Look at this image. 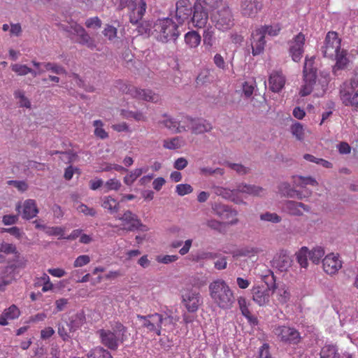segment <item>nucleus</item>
<instances>
[{"label":"nucleus","mask_w":358,"mask_h":358,"mask_svg":"<svg viewBox=\"0 0 358 358\" xmlns=\"http://www.w3.org/2000/svg\"><path fill=\"white\" fill-rule=\"evenodd\" d=\"M209 292L213 302L221 309H230L235 302L234 293L224 280L217 279L210 282Z\"/></svg>","instance_id":"obj_1"},{"label":"nucleus","mask_w":358,"mask_h":358,"mask_svg":"<svg viewBox=\"0 0 358 358\" xmlns=\"http://www.w3.org/2000/svg\"><path fill=\"white\" fill-rule=\"evenodd\" d=\"M153 31L156 32L157 40L162 43L176 41L180 35L178 24L169 17L157 20L153 23Z\"/></svg>","instance_id":"obj_2"},{"label":"nucleus","mask_w":358,"mask_h":358,"mask_svg":"<svg viewBox=\"0 0 358 358\" xmlns=\"http://www.w3.org/2000/svg\"><path fill=\"white\" fill-rule=\"evenodd\" d=\"M265 282L267 285L266 287L264 286H257L253 287L251 289L252 300L260 306H266L269 303V292L271 290L272 293H273L277 288L275 277L273 273L271 276L266 278Z\"/></svg>","instance_id":"obj_3"},{"label":"nucleus","mask_w":358,"mask_h":358,"mask_svg":"<svg viewBox=\"0 0 358 358\" xmlns=\"http://www.w3.org/2000/svg\"><path fill=\"white\" fill-rule=\"evenodd\" d=\"M85 317L83 313H78L58 325V334L64 341H68L71 333L77 331L85 322Z\"/></svg>","instance_id":"obj_4"},{"label":"nucleus","mask_w":358,"mask_h":358,"mask_svg":"<svg viewBox=\"0 0 358 358\" xmlns=\"http://www.w3.org/2000/svg\"><path fill=\"white\" fill-rule=\"evenodd\" d=\"M215 27L222 31L230 29L234 25V17L231 8L224 6L213 16Z\"/></svg>","instance_id":"obj_5"},{"label":"nucleus","mask_w":358,"mask_h":358,"mask_svg":"<svg viewBox=\"0 0 358 358\" xmlns=\"http://www.w3.org/2000/svg\"><path fill=\"white\" fill-rule=\"evenodd\" d=\"M341 39L336 31H329L325 37L324 45L321 51L324 57L332 58L336 53L341 50Z\"/></svg>","instance_id":"obj_6"},{"label":"nucleus","mask_w":358,"mask_h":358,"mask_svg":"<svg viewBox=\"0 0 358 358\" xmlns=\"http://www.w3.org/2000/svg\"><path fill=\"white\" fill-rule=\"evenodd\" d=\"M208 19L207 9L203 6L201 0H196L193 6L192 14L190 18L193 25L198 28L206 26Z\"/></svg>","instance_id":"obj_7"},{"label":"nucleus","mask_w":358,"mask_h":358,"mask_svg":"<svg viewBox=\"0 0 358 358\" xmlns=\"http://www.w3.org/2000/svg\"><path fill=\"white\" fill-rule=\"evenodd\" d=\"M193 6L189 0H178L176 4L175 18L176 23L182 24L190 20Z\"/></svg>","instance_id":"obj_8"},{"label":"nucleus","mask_w":358,"mask_h":358,"mask_svg":"<svg viewBox=\"0 0 358 358\" xmlns=\"http://www.w3.org/2000/svg\"><path fill=\"white\" fill-rule=\"evenodd\" d=\"M182 123L186 124L187 131L192 130L195 134H201L208 132L213 129L212 124L204 119H194L189 116L185 117Z\"/></svg>","instance_id":"obj_9"},{"label":"nucleus","mask_w":358,"mask_h":358,"mask_svg":"<svg viewBox=\"0 0 358 358\" xmlns=\"http://www.w3.org/2000/svg\"><path fill=\"white\" fill-rule=\"evenodd\" d=\"M275 334L280 339L281 341L296 345L301 341V336L299 332L294 328L289 327L281 326L275 329Z\"/></svg>","instance_id":"obj_10"},{"label":"nucleus","mask_w":358,"mask_h":358,"mask_svg":"<svg viewBox=\"0 0 358 358\" xmlns=\"http://www.w3.org/2000/svg\"><path fill=\"white\" fill-rule=\"evenodd\" d=\"M263 4L259 0H241L240 12L243 17L253 18L262 9Z\"/></svg>","instance_id":"obj_11"},{"label":"nucleus","mask_w":358,"mask_h":358,"mask_svg":"<svg viewBox=\"0 0 358 358\" xmlns=\"http://www.w3.org/2000/svg\"><path fill=\"white\" fill-rule=\"evenodd\" d=\"M340 97L344 105L358 108V90L355 91L351 86L343 85L340 89Z\"/></svg>","instance_id":"obj_12"},{"label":"nucleus","mask_w":358,"mask_h":358,"mask_svg":"<svg viewBox=\"0 0 358 358\" xmlns=\"http://www.w3.org/2000/svg\"><path fill=\"white\" fill-rule=\"evenodd\" d=\"M289 43H293L290 45L289 52L292 56V60L299 62L303 53V45L305 43V36L302 33L298 34L294 36L292 41Z\"/></svg>","instance_id":"obj_13"},{"label":"nucleus","mask_w":358,"mask_h":358,"mask_svg":"<svg viewBox=\"0 0 358 358\" xmlns=\"http://www.w3.org/2000/svg\"><path fill=\"white\" fill-rule=\"evenodd\" d=\"M293 260L285 250H280L277 253L272 262V266L277 268L280 271H287L291 267Z\"/></svg>","instance_id":"obj_14"},{"label":"nucleus","mask_w":358,"mask_h":358,"mask_svg":"<svg viewBox=\"0 0 358 358\" xmlns=\"http://www.w3.org/2000/svg\"><path fill=\"white\" fill-rule=\"evenodd\" d=\"M147 4L145 0H140L134 6L130 8L129 13V22L133 25H137L145 15Z\"/></svg>","instance_id":"obj_15"},{"label":"nucleus","mask_w":358,"mask_h":358,"mask_svg":"<svg viewBox=\"0 0 358 358\" xmlns=\"http://www.w3.org/2000/svg\"><path fill=\"white\" fill-rule=\"evenodd\" d=\"M182 303L188 312L195 313L201 304V297L198 292L188 291L182 295Z\"/></svg>","instance_id":"obj_16"},{"label":"nucleus","mask_w":358,"mask_h":358,"mask_svg":"<svg viewBox=\"0 0 358 358\" xmlns=\"http://www.w3.org/2000/svg\"><path fill=\"white\" fill-rule=\"evenodd\" d=\"M73 34L78 36L77 41L81 45H86L90 49L96 48L94 40L89 35L86 30L80 24H76L73 29Z\"/></svg>","instance_id":"obj_17"},{"label":"nucleus","mask_w":358,"mask_h":358,"mask_svg":"<svg viewBox=\"0 0 358 358\" xmlns=\"http://www.w3.org/2000/svg\"><path fill=\"white\" fill-rule=\"evenodd\" d=\"M315 57L308 59L306 61L303 69V76L304 83L314 85L317 80V69L313 66Z\"/></svg>","instance_id":"obj_18"},{"label":"nucleus","mask_w":358,"mask_h":358,"mask_svg":"<svg viewBox=\"0 0 358 358\" xmlns=\"http://www.w3.org/2000/svg\"><path fill=\"white\" fill-rule=\"evenodd\" d=\"M99 336L101 343L108 350H117L120 343L115 338L113 333H111L109 329H100L97 332Z\"/></svg>","instance_id":"obj_19"},{"label":"nucleus","mask_w":358,"mask_h":358,"mask_svg":"<svg viewBox=\"0 0 358 358\" xmlns=\"http://www.w3.org/2000/svg\"><path fill=\"white\" fill-rule=\"evenodd\" d=\"M110 331L113 333L115 338L120 344L124 343L127 339L129 336L128 329L120 321H112L110 322Z\"/></svg>","instance_id":"obj_20"},{"label":"nucleus","mask_w":358,"mask_h":358,"mask_svg":"<svg viewBox=\"0 0 358 358\" xmlns=\"http://www.w3.org/2000/svg\"><path fill=\"white\" fill-rule=\"evenodd\" d=\"M324 271L328 274L336 273L342 266L341 262L333 255H327L322 259Z\"/></svg>","instance_id":"obj_21"},{"label":"nucleus","mask_w":358,"mask_h":358,"mask_svg":"<svg viewBox=\"0 0 358 358\" xmlns=\"http://www.w3.org/2000/svg\"><path fill=\"white\" fill-rule=\"evenodd\" d=\"M132 97L147 101H155V94L150 90H142L135 87H129L126 92Z\"/></svg>","instance_id":"obj_22"},{"label":"nucleus","mask_w":358,"mask_h":358,"mask_svg":"<svg viewBox=\"0 0 358 358\" xmlns=\"http://www.w3.org/2000/svg\"><path fill=\"white\" fill-rule=\"evenodd\" d=\"M269 89L273 92H279L284 87L285 84V76L279 73H272L268 78Z\"/></svg>","instance_id":"obj_23"},{"label":"nucleus","mask_w":358,"mask_h":358,"mask_svg":"<svg viewBox=\"0 0 358 358\" xmlns=\"http://www.w3.org/2000/svg\"><path fill=\"white\" fill-rule=\"evenodd\" d=\"M348 52L345 50H341L334 55L336 64L333 66L332 71L334 75H337V71L345 69L349 64V59L347 57Z\"/></svg>","instance_id":"obj_24"},{"label":"nucleus","mask_w":358,"mask_h":358,"mask_svg":"<svg viewBox=\"0 0 358 358\" xmlns=\"http://www.w3.org/2000/svg\"><path fill=\"white\" fill-rule=\"evenodd\" d=\"M213 210L217 216L223 219H229L238 215L237 210L222 203H215L213 206Z\"/></svg>","instance_id":"obj_25"},{"label":"nucleus","mask_w":358,"mask_h":358,"mask_svg":"<svg viewBox=\"0 0 358 358\" xmlns=\"http://www.w3.org/2000/svg\"><path fill=\"white\" fill-rule=\"evenodd\" d=\"M20 311L15 305L10 306L3 310L0 315V325L5 326L8 324V320H14L19 317Z\"/></svg>","instance_id":"obj_26"},{"label":"nucleus","mask_w":358,"mask_h":358,"mask_svg":"<svg viewBox=\"0 0 358 358\" xmlns=\"http://www.w3.org/2000/svg\"><path fill=\"white\" fill-rule=\"evenodd\" d=\"M263 188L255 185H249L244 182L238 183L236 186V191L239 193L247 194L252 196H259Z\"/></svg>","instance_id":"obj_27"},{"label":"nucleus","mask_w":358,"mask_h":358,"mask_svg":"<svg viewBox=\"0 0 358 358\" xmlns=\"http://www.w3.org/2000/svg\"><path fill=\"white\" fill-rule=\"evenodd\" d=\"M281 30V26L279 24L273 25H262L255 30V35H262L265 37L266 34L270 36H275L279 34Z\"/></svg>","instance_id":"obj_28"},{"label":"nucleus","mask_w":358,"mask_h":358,"mask_svg":"<svg viewBox=\"0 0 358 358\" xmlns=\"http://www.w3.org/2000/svg\"><path fill=\"white\" fill-rule=\"evenodd\" d=\"M252 41L251 43L252 52L254 56L260 55L264 50L266 44L265 38L262 35H255V31L252 34Z\"/></svg>","instance_id":"obj_29"},{"label":"nucleus","mask_w":358,"mask_h":358,"mask_svg":"<svg viewBox=\"0 0 358 358\" xmlns=\"http://www.w3.org/2000/svg\"><path fill=\"white\" fill-rule=\"evenodd\" d=\"M38 212L39 210L35 200L27 199L24 201V219L30 220L34 218Z\"/></svg>","instance_id":"obj_30"},{"label":"nucleus","mask_w":358,"mask_h":358,"mask_svg":"<svg viewBox=\"0 0 358 358\" xmlns=\"http://www.w3.org/2000/svg\"><path fill=\"white\" fill-rule=\"evenodd\" d=\"M87 358H113L111 353L103 347L96 346L86 355Z\"/></svg>","instance_id":"obj_31"},{"label":"nucleus","mask_w":358,"mask_h":358,"mask_svg":"<svg viewBox=\"0 0 358 358\" xmlns=\"http://www.w3.org/2000/svg\"><path fill=\"white\" fill-rule=\"evenodd\" d=\"M180 122H178L173 118L169 117L164 120H163L162 124L168 129L173 131L176 133H181L182 131H187L186 124L183 123L182 125L180 124Z\"/></svg>","instance_id":"obj_32"},{"label":"nucleus","mask_w":358,"mask_h":358,"mask_svg":"<svg viewBox=\"0 0 358 358\" xmlns=\"http://www.w3.org/2000/svg\"><path fill=\"white\" fill-rule=\"evenodd\" d=\"M320 358H340L338 348L334 345H325L320 351Z\"/></svg>","instance_id":"obj_33"},{"label":"nucleus","mask_w":358,"mask_h":358,"mask_svg":"<svg viewBox=\"0 0 358 358\" xmlns=\"http://www.w3.org/2000/svg\"><path fill=\"white\" fill-rule=\"evenodd\" d=\"M185 41L190 48H196L201 42V36L195 31H189L185 36Z\"/></svg>","instance_id":"obj_34"},{"label":"nucleus","mask_w":358,"mask_h":358,"mask_svg":"<svg viewBox=\"0 0 358 358\" xmlns=\"http://www.w3.org/2000/svg\"><path fill=\"white\" fill-rule=\"evenodd\" d=\"M284 209L289 215L293 216H301L303 212L298 208L296 201L287 200L284 203Z\"/></svg>","instance_id":"obj_35"},{"label":"nucleus","mask_w":358,"mask_h":358,"mask_svg":"<svg viewBox=\"0 0 358 358\" xmlns=\"http://www.w3.org/2000/svg\"><path fill=\"white\" fill-rule=\"evenodd\" d=\"M118 219L129 226L130 224H135L139 220L138 215L129 210L124 211L123 215L119 217Z\"/></svg>","instance_id":"obj_36"},{"label":"nucleus","mask_w":358,"mask_h":358,"mask_svg":"<svg viewBox=\"0 0 358 358\" xmlns=\"http://www.w3.org/2000/svg\"><path fill=\"white\" fill-rule=\"evenodd\" d=\"M41 67H43V70L45 71H51L52 72L56 73V74H66V71L65 69L58 65L55 63H51V62H43L41 63Z\"/></svg>","instance_id":"obj_37"},{"label":"nucleus","mask_w":358,"mask_h":358,"mask_svg":"<svg viewBox=\"0 0 358 358\" xmlns=\"http://www.w3.org/2000/svg\"><path fill=\"white\" fill-rule=\"evenodd\" d=\"M308 248L302 247L296 253V257L297 262L300 264L302 268H307L308 266Z\"/></svg>","instance_id":"obj_38"},{"label":"nucleus","mask_w":358,"mask_h":358,"mask_svg":"<svg viewBox=\"0 0 358 358\" xmlns=\"http://www.w3.org/2000/svg\"><path fill=\"white\" fill-rule=\"evenodd\" d=\"M32 63L34 66V69L29 68L27 65L24 64V76L30 73L33 78H35L37 75L45 72V70L41 68V64L40 62L33 61Z\"/></svg>","instance_id":"obj_39"},{"label":"nucleus","mask_w":358,"mask_h":358,"mask_svg":"<svg viewBox=\"0 0 358 358\" xmlns=\"http://www.w3.org/2000/svg\"><path fill=\"white\" fill-rule=\"evenodd\" d=\"M309 259L315 264H317L322 257L324 255V249L321 247H317L309 251L308 250Z\"/></svg>","instance_id":"obj_40"},{"label":"nucleus","mask_w":358,"mask_h":358,"mask_svg":"<svg viewBox=\"0 0 358 358\" xmlns=\"http://www.w3.org/2000/svg\"><path fill=\"white\" fill-rule=\"evenodd\" d=\"M276 289H278V300L280 303H286L290 299V292L287 287H286L285 285H282L280 287L277 286Z\"/></svg>","instance_id":"obj_41"},{"label":"nucleus","mask_w":358,"mask_h":358,"mask_svg":"<svg viewBox=\"0 0 358 358\" xmlns=\"http://www.w3.org/2000/svg\"><path fill=\"white\" fill-rule=\"evenodd\" d=\"M136 26V30L141 35L146 34L150 36L152 29H153V24L150 21L141 20Z\"/></svg>","instance_id":"obj_42"},{"label":"nucleus","mask_w":358,"mask_h":358,"mask_svg":"<svg viewBox=\"0 0 358 358\" xmlns=\"http://www.w3.org/2000/svg\"><path fill=\"white\" fill-rule=\"evenodd\" d=\"M93 125L95 127L94 135L96 137L101 139H106L108 137V133L102 128L103 124L101 120H97L94 121Z\"/></svg>","instance_id":"obj_43"},{"label":"nucleus","mask_w":358,"mask_h":358,"mask_svg":"<svg viewBox=\"0 0 358 358\" xmlns=\"http://www.w3.org/2000/svg\"><path fill=\"white\" fill-rule=\"evenodd\" d=\"M203 43L204 45L212 47L215 42V37L214 36V31L211 28L204 29L203 34Z\"/></svg>","instance_id":"obj_44"},{"label":"nucleus","mask_w":358,"mask_h":358,"mask_svg":"<svg viewBox=\"0 0 358 358\" xmlns=\"http://www.w3.org/2000/svg\"><path fill=\"white\" fill-rule=\"evenodd\" d=\"M291 132L297 140L301 141L304 137L303 127L300 122H296L291 126Z\"/></svg>","instance_id":"obj_45"},{"label":"nucleus","mask_w":358,"mask_h":358,"mask_svg":"<svg viewBox=\"0 0 358 358\" xmlns=\"http://www.w3.org/2000/svg\"><path fill=\"white\" fill-rule=\"evenodd\" d=\"M260 220L272 223H279L281 222L282 218L275 213L266 212L260 215Z\"/></svg>","instance_id":"obj_46"},{"label":"nucleus","mask_w":358,"mask_h":358,"mask_svg":"<svg viewBox=\"0 0 358 358\" xmlns=\"http://www.w3.org/2000/svg\"><path fill=\"white\" fill-rule=\"evenodd\" d=\"M226 164L232 170L235 171L238 174L243 176L249 173L250 169L241 164L231 162H226Z\"/></svg>","instance_id":"obj_47"},{"label":"nucleus","mask_w":358,"mask_h":358,"mask_svg":"<svg viewBox=\"0 0 358 358\" xmlns=\"http://www.w3.org/2000/svg\"><path fill=\"white\" fill-rule=\"evenodd\" d=\"M121 115L123 117L127 119L133 118L136 120L141 121L144 120V115L141 112L138 111H129L122 109L121 110Z\"/></svg>","instance_id":"obj_48"},{"label":"nucleus","mask_w":358,"mask_h":358,"mask_svg":"<svg viewBox=\"0 0 358 358\" xmlns=\"http://www.w3.org/2000/svg\"><path fill=\"white\" fill-rule=\"evenodd\" d=\"M143 171L142 169H136L128 176L124 178V182L127 185H131L142 173Z\"/></svg>","instance_id":"obj_49"},{"label":"nucleus","mask_w":358,"mask_h":358,"mask_svg":"<svg viewBox=\"0 0 358 358\" xmlns=\"http://www.w3.org/2000/svg\"><path fill=\"white\" fill-rule=\"evenodd\" d=\"M234 192H236V188L234 189H229L222 187H216L215 188V193L217 195L220 196L227 200L230 199Z\"/></svg>","instance_id":"obj_50"},{"label":"nucleus","mask_w":358,"mask_h":358,"mask_svg":"<svg viewBox=\"0 0 358 358\" xmlns=\"http://www.w3.org/2000/svg\"><path fill=\"white\" fill-rule=\"evenodd\" d=\"M0 252L6 255L16 254L17 248L15 245L6 242H0Z\"/></svg>","instance_id":"obj_51"},{"label":"nucleus","mask_w":358,"mask_h":358,"mask_svg":"<svg viewBox=\"0 0 358 358\" xmlns=\"http://www.w3.org/2000/svg\"><path fill=\"white\" fill-rule=\"evenodd\" d=\"M124 229L127 230V231H140L145 232L148 231L149 228L145 224H143L139 219L135 224H130L127 227L124 228Z\"/></svg>","instance_id":"obj_52"},{"label":"nucleus","mask_w":358,"mask_h":358,"mask_svg":"<svg viewBox=\"0 0 358 358\" xmlns=\"http://www.w3.org/2000/svg\"><path fill=\"white\" fill-rule=\"evenodd\" d=\"M176 192L179 196H185L192 193L193 188L189 184H179L176 186Z\"/></svg>","instance_id":"obj_53"},{"label":"nucleus","mask_w":358,"mask_h":358,"mask_svg":"<svg viewBox=\"0 0 358 358\" xmlns=\"http://www.w3.org/2000/svg\"><path fill=\"white\" fill-rule=\"evenodd\" d=\"M85 24L87 28L99 29L101 27L102 22L98 17H94L88 18Z\"/></svg>","instance_id":"obj_54"},{"label":"nucleus","mask_w":358,"mask_h":358,"mask_svg":"<svg viewBox=\"0 0 358 358\" xmlns=\"http://www.w3.org/2000/svg\"><path fill=\"white\" fill-rule=\"evenodd\" d=\"M103 34L109 40H113L117 36V29L110 24H106L103 31Z\"/></svg>","instance_id":"obj_55"},{"label":"nucleus","mask_w":358,"mask_h":358,"mask_svg":"<svg viewBox=\"0 0 358 358\" xmlns=\"http://www.w3.org/2000/svg\"><path fill=\"white\" fill-rule=\"evenodd\" d=\"M105 187L106 188V192H108L110 190H118L121 187V182L115 178H112L106 181Z\"/></svg>","instance_id":"obj_56"},{"label":"nucleus","mask_w":358,"mask_h":358,"mask_svg":"<svg viewBox=\"0 0 358 358\" xmlns=\"http://www.w3.org/2000/svg\"><path fill=\"white\" fill-rule=\"evenodd\" d=\"M200 173L202 175H213V174H219L223 175L224 171V169L221 168L212 169L210 167H203L200 169Z\"/></svg>","instance_id":"obj_57"},{"label":"nucleus","mask_w":358,"mask_h":358,"mask_svg":"<svg viewBox=\"0 0 358 358\" xmlns=\"http://www.w3.org/2000/svg\"><path fill=\"white\" fill-rule=\"evenodd\" d=\"M90 262V258L87 255L78 256L73 263L74 267H81L87 264Z\"/></svg>","instance_id":"obj_58"},{"label":"nucleus","mask_w":358,"mask_h":358,"mask_svg":"<svg viewBox=\"0 0 358 358\" xmlns=\"http://www.w3.org/2000/svg\"><path fill=\"white\" fill-rule=\"evenodd\" d=\"M113 203H115V199L110 196H105L103 199L101 206L103 208L108 210L110 213H113Z\"/></svg>","instance_id":"obj_59"},{"label":"nucleus","mask_w":358,"mask_h":358,"mask_svg":"<svg viewBox=\"0 0 358 358\" xmlns=\"http://www.w3.org/2000/svg\"><path fill=\"white\" fill-rule=\"evenodd\" d=\"M238 303L239 308H240L243 315H246V314H249V312H250V311L248 309L246 299L245 297H243V296L238 297Z\"/></svg>","instance_id":"obj_60"},{"label":"nucleus","mask_w":358,"mask_h":358,"mask_svg":"<svg viewBox=\"0 0 358 358\" xmlns=\"http://www.w3.org/2000/svg\"><path fill=\"white\" fill-rule=\"evenodd\" d=\"M254 89V86L252 84H249L248 82L243 83V94L245 98H249L252 95Z\"/></svg>","instance_id":"obj_61"},{"label":"nucleus","mask_w":358,"mask_h":358,"mask_svg":"<svg viewBox=\"0 0 358 358\" xmlns=\"http://www.w3.org/2000/svg\"><path fill=\"white\" fill-rule=\"evenodd\" d=\"M78 210L79 212L83 213L85 215H90L94 217L96 214V210L92 208H89L85 204H81L78 206Z\"/></svg>","instance_id":"obj_62"},{"label":"nucleus","mask_w":358,"mask_h":358,"mask_svg":"<svg viewBox=\"0 0 358 358\" xmlns=\"http://www.w3.org/2000/svg\"><path fill=\"white\" fill-rule=\"evenodd\" d=\"M160 321H164V326L167 325H173L174 326L176 322L178 321V317H174L171 315H169L168 314L162 315V317H160Z\"/></svg>","instance_id":"obj_63"},{"label":"nucleus","mask_w":358,"mask_h":358,"mask_svg":"<svg viewBox=\"0 0 358 358\" xmlns=\"http://www.w3.org/2000/svg\"><path fill=\"white\" fill-rule=\"evenodd\" d=\"M213 62H214L215 64L216 65V66L218 67L219 69H221L223 70L225 69V68H226L225 62H224L223 57L220 54L217 53L214 56Z\"/></svg>","instance_id":"obj_64"}]
</instances>
